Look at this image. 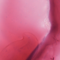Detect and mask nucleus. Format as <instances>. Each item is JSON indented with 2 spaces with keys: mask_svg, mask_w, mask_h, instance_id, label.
I'll list each match as a JSON object with an SVG mask.
<instances>
[{
  "mask_svg": "<svg viewBox=\"0 0 60 60\" xmlns=\"http://www.w3.org/2000/svg\"><path fill=\"white\" fill-rule=\"evenodd\" d=\"M43 53V50H41L40 52H38V53L37 54V55L36 56V58H39L41 55V54Z\"/></svg>",
  "mask_w": 60,
  "mask_h": 60,
  "instance_id": "nucleus-2",
  "label": "nucleus"
},
{
  "mask_svg": "<svg viewBox=\"0 0 60 60\" xmlns=\"http://www.w3.org/2000/svg\"><path fill=\"white\" fill-rule=\"evenodd\" d=\"M57 30V25H56L55 26H53L52 28L51 31H56Z\"/></svg>",
  "mask_w": 60,
  "mask_h": 60,
  "instance_id": "nucleus-1",
  "label": "nucleus"
},
{
  "mask_svg": "<svg viewBox=\"0 0 60 60\" xmlns=\"http://www.w3.org/2000/svg\"><path fill=\"white\" fill-rule=\"evenodd\" d=\"M53 59H54V58H53Z\"/></svg>",
  "mask_w": 60,
  "mask_h": 60,
  "instance_id": "nucleus-3",
  "label": "nucleus"
}]
</instances>
